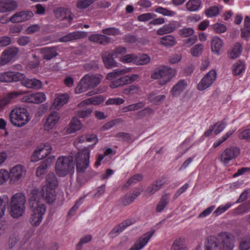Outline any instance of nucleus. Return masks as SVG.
<instances>
[{
    "instance_id": "50",
    "label": "nucleus",
    "mask_w": 250,
    "mask_h": 250,
    "mask_svg": "<svg viewBox=\"0 0 250 250\" xmlns=\"http://www.w3.org/2000/svg\"><path fill=\"white\" fill-rule=\"evenodd\" d=\"M104 101L103 96L101 95L96 96L84 100L83 103L86 104H94L97 105L102 103Z\"/></svg>"
},
{
    "instance_id": "1",
    "label": "nucleus",
    "mask_w": 250,
    "mask_h": 250,
    "mask_svg": "<svg viewBox=\"0 0 250 250\" xmlns=\"http://www.w3.org/2000/svg\"><path fill=\"white\" fill-rule=\"evenodd\" d=\"M44 200L41 196L38 189L34 188L31 190L29 206L32 209V213L29 221L33 226H38L43 218L46 211V206L43 202Z\"/></svg>"
},
{
    "instance_id": "48",
    "label": "nucleus",
    "mask_w": 250,
    "mask_h": 250,
    "mask_svg": "<svg viewBox=\"0 0 250 250\" xmlns=\"http://www.w3.org/2000/svg\"><path fill=\"white\" fill-rule=\"evenodd\" d=\"M160 42L162 45L166 46H171L175 44L176 41L174 36L167 35L161 39Z\"/></svg>"
},
{
    "instance_id": "42",
    "label": "nucleus",
    "mask_w": 250,
    "mask_h": 250,
    "mask_svg": "<svg viewBox=\"0 0 250 250\" xmlns=\"http://www.w3.org/2000/svg\"><path fill=\"white\" fill-rule=\"evenodd\" d=\"M51 160L47 159L42 162L37 169L36 175L37 177H41L46 173L47 168L51 164Z\"/></svg>"
},
{
    "instance_id": "24",
    "label": "nucleus",
    "mask_w": 250,
    "mask_h": 250,
    "mask_svg": "<svg viewBox=\"0 0 250 250\" xmlns=\"http://www.w3.org/2000/svg\"><path fill=\"white\" fill-rule=\"evenodd\" d=\"M18 7L17 2L14 0H0V13L15 10Z\"/></svg>"
},
{
    "instance_id": "25",
    "label": "nucleus",
    "mask_w": 250,
    "mask_h": 250,
    "mask_svg": "<svg viewBox=\"0 0 250 250\" xmlns=\"http://www.w3.org/2000/svg\"><path fill=\"white\" fill-rule=\"evenodd\" d=\"M40 53L42 58L46 60H50L58 55L56 47H46L40 49Z\"/></svg>"
},
{
    "instance_id": "32",
    "label": "nucleus",
    "mask_w": 250,
    "mask_h": 250,
    "mask_svg": "<svg viewBox=\"0 0 250 250\" xmlns=\"http://www.w3.org/2000/svg\"><path fill=\"white\" fill-rule=\"evenodd\" d=\"M131 68L130 67L125 68H118L113 70L111 72L108 73L106 75V79L112 80L113 79L117 78L119 76L130 72Z\"/></svg>"
},
{
    "instance_id": "44",
    "label": "nucleus",
    "mask_w": 250,
    "mask_h": 250,
    "mask_svg": "<svg viewBox=\"0 0 250 250\" xmlns=\"http://www.w3.org/2000/svg\"><path fill=\"white\" fill-rule=\"evenodd\" d=\"M201 5L200 0H189L186 3V7L189 11H196L200 9Z\"/></svg>"
},
{
    "instance_id": "10",
    "label": "nucleus",
    "mask_w": 250,
    "mask_h": 250,
    "mask_svg": "<svg viewBox=\"0 0 250 250\" xmlns=\"http://www.w3.org/2000/svg\"><path fill=\"white\" fill-rule=\"evenodd\" d=\"M240 150L239 147L235 146H231L226 148L220 154L219 160L224 165H228L232 160L240 154Z\"/></svg>"
},
{
    "instance_id": "40",
    "label": "nucleus",
    "mask_w": 250,
    "mask_h": 250,
    "mask_svg": "<svg viewBox=\"0 0 250 250\" xmlns=\"http://www.w3.org/2000/svg\"><path fill=\"white\" fill-rule=\"evenodd\" d=\"M169 196L170 195L168 193L162 195L156 208L157 212H161L165 208L169 203Z\"/></svg>"
},
{
    "instance_id": "43",
    "label": "nucleus",
    "mask_w": 250,
    "mask_h": 250,
    "mask_svg": "<svg viewBox=\"0 0 250 250\" xmlns=\"http://www.w3.org/2000/svg\"><path fill=\"white\" fill-rule=\"evenodd\" d=\"M171 250H187L185 239L179 238L175 240L171 246Z\"/></svg>"
},
{
    "instance_id": "13",
    "label": "nucleus",
    "mask_w": 250,
    "mask_h": 250,
    "mask_svg": "<svg viewBox=\"0 0 250 250\" xmlns=\"http://www.w3.org/2000/svg\"><path fill=\"white\" fill-rule=\"evenodd\" d=\"M216 72L215 70L209 71L201 79L198 84L197 88L199 90H204L210 86L216 79Z\"/></svg>"
},
{
    "instance_id": "45",
    "label": "nucleus",
    "mask_w": 250,
    "mask_h": 250,
    "mask_svg": "<svg viewBox=\"0 0 250 250\" xmlns=\"http://www.w3.org/2000/svg\"><path fill=\"white\" fill-rule=\"evenodd\" d=\"M235 129L230 130L227 131L223 136L221 138L217 139L213 144L212 146L214 148H216L220 146L223 143L228 140L235 132Z\"/></svg>"
},
{
    "instance_id": "9",
    "label": "nucleus",
    "mask_w": 250,
    "mask_h": 250,
    "mask_svg": "<svg viewBox=\"0 0 250 250\" xmlns=\"http://www.w3.org/2000/svg\"><path fill=\"white\" fill-rule=\"evenodd\" d=\"M90 150L88 147L79 151L76 157V169L78 172H84L89 163Z\"/></svg>"
},
{
    "instance_id": "55",
    "label": "nucleus",
    "mask_w": 250,
    "mask_h": 250,
    "mask_svg": "<svg viewBox=\"0 0 250 250\" xmlns=\"http://www.w3.org/2000/svg\"><path fill=\"white\" fill-rule=\"evenodd\" d=\"M95 0H79L77 2V7L80 9H85L92 4Z\"/></svg>"
},
{
    "instance_id": "14",
    "label": "nucleus",
    "mask_w": 250,
    "mask_h": 250,
    "mask_svg": "<svg viewBox=\"0 0 250 250\" xmlns=\"http://www.w3.org/2000/svg\"><path fill=\"white\" fill-rule=\"evenodd\" d=\"M51 151V147L48 145L46 144L38 146L32 155V161L37 162L43 159L50 153Z\"/></svg>"
},
{
    "instance_id": "20",
    "label": "nucleus",
    "mask_w": 250,
    "mask_h": 250,
    "mask_svg": "<svg viewBox=\"0 0 250 250\" xmlns=\"http://www.w3.org/2000/svg\"><path fill=\"white\" fill-rule=\"evenodd\" d=\"M19 49L17 47H9L4 50L1 55L0 60L2 64L10 62L18 53Z\"/></svg>"
},
{
    "instance_id": "52",
    "label": "nucleus",
    "mask_w": 250,
    "mask_h": 250,
    "mask_svg": "<svg viewBox=\"0 0 250 250\" xmlns=\"http://www.w3.org/2000/svg\"><path fill=\"white\" fill-rule=\"evenodd\" d=\"M205 12L208 18L216 17L219 14V9L217 6H212L207 9Z\"/></svg>"
},
{
    "instance_id": "26",
    "label": "nucleus",
    "mask_w": 250,
    "mask_h": 250,
    "mask_svg": "<svg viewBox=\"0 0 250 250\" xmlns=\"http://www.w3.org/2000/svg\"><path fill=\"white\" fill-rule=\"evenodd\" d=\"M69 99V95L66 93L57 94L54 100L53 106L55 108H59L66 104Z\"/></svg>"
},
{
    "instance_id": "47",
    "label": "nucleus",
    "mask_w": 250,
    "mask_h": 250,
    "mask_svg": "<svg viewBox=\"0 0 250 250\" xmlns=\"http://www.w3.org/2000/svg\"><path fill=\"white\" fill-rule=\"evenodd\" d=\"M111 52L114 58H119L120 59L126 53L127 48L124 46H119L114 48Z\"/></svg>"
},
{
    "instance_id": "46",
    "label": "nucleus",
    "mask_w": 250,
    "mask_h": 250,
    "mask_svg": "<svg viewBox=\"0 0 250 250\" xmlns=\"http://www.w3.org/2000/svg\"><path fill=\"white\" fill-rule=\"evenodd\" d=\"M9 198L6 195H2L0 196V218L4 214L6 209V207L9 203Z\"/></svg>"
},
{
    "instance_id": "2",
    "label": "nucleus",
    "mask_w": 250,
    "mask_h": 250,
    "mask_svg": "<svg viewBox=\"0 0 250 250\" xmlns=\"http://www.w3.org/2000/svg\"><path fill=\"white\" fill-rule=\"evenodd\" d=\"M205 250H232L234 247L233 238L230 233L223 231L217 237L208 236L204 244Z\"/></svg>"
},
{
    "instance_id": "62",
    "label": "nucleus",
    "mask_w": 250,
    "mask_h": 250,
    "mask_svg": "<svg viewBox=\"0 0 250 250\" xmlns=\"http://www.w3.org/2000/svg\"><path fill=\"white\" fill-rule=\"evenodd\" d=\"M9 178V174L8 170L5 169H0V185H3L8 181Z\"/></svg>"
},
{
    "instance_id": "61",
    "label": "nucleus",
    "mask_w": 250,
    "mask_h": 250,
    "mask_svg": "<svg viewBox=\"0 0 250 250\" xmlns=\"http://www.w3.org/2000/svg\"><path fill=\"white\" fill-rule=\"evenodd\" d=\"M194 33V30L192 28L184 27L179 30V34L183 37H189Z\"/></svg>"
},
{
    "instance_id": "41",
    "label": "nucleus",
    "mask_w": 250,
    "mask_h": 250,
    "mask_svg": "<svg viewBox=\"0 0 250 250\" xmlns=\"http://www.w3.org/2000/svg\"><path fill=\"white\" fill-rule=\"evenodd\" d=\"M245 63L241 60H238L233 64L232 73L234 76H239L245 70Z\"/></svg>"
},
{
    "instance_id": "51",
    "label": "nucleus",
    "mask_w": 250,
    "mask_h": 250,
    "mask_svg": "<svg viewBox=\"0 0 250 250\" xmlns=\"http://www.w3.org/2000/svg\"><path fill=\"white\" fill-rule=\"evenodd\" d=\"M238 132V137L240 140L250 142V129H239Z\"/></svg>"
},
{
    "instance_id": "56",
    "label": "nucleus",
    "mask_w": 250,
    "mask_h": 250,
    "mask_svg": "<svg viewBox=\"0 0 250 250\" xmlns=\"http://www.w3.org/2000/svg\"><path fill=\"white\" fill-rule=\"evenodd\" d=\"M239 248L240 250H248L250 249V236L244 237L242 239Z\"/></svg>"
},
{
    "instance_id": "33",
    "label": "nucleus",
    "mask_w": 250,
    "mask_h": 250,
    "mask_svg": "<svg viewBox=\"0 0 250 250\" xmlns=\"http://www.w3.org/2000/svg\"><path fill=\"white\" fill-rule=\"evenodd\" d=\"M187 85L185 80H180L172 88L171 94L173 96H177L185 89Z\"/></svg>"
},
{
    "instance_id": "11",
    "label": "nucleus",
    "mask_w": 250,
    "mask_h": 250,
    "mask_svg": "<svg viewBox=\"0 0 250 250\" xmlns=\"http://www.w3.org/2000/svg\"><path fill=\"white\" fill-rule=\"evenodd\" d=\"M25 78L24 73L18 71H6L0 73V82L2 83H14L20 82Z\"/></svg>"
},
{
    "instance_id": "38",
    "label": "nucleus",
    "mask_w": 250,
    "mask_h": 250,
    "mask_svg": "<svg viewBox=\"0 0 250 250\" xmlns=\"http://www.w3.org/2000/svg\"><path fill=\"white\" fill-rule=\"evenodd\" d=\"M140 191H133L132 193H127L124 197L122 198V202L124 206H126L131 204L140 194Z\"/></svg>"
},
{
    "instance_id": "23",
    "label": "nucleus",
    "mask_w": 250,
    "mask_h": 250,
    "mask_svg": "<svg viewBox=\"0 0 250 250\" xmlns=\"http://www.w3.org/2000/svg\"><path fill=\"white\" fill-rule=\"evenodd\" d=\"M179 26V23L176 21H171L166 24L157 31V34L163 35L171 33L175 31Z\"/></svg>"
},
{
    "instance_id": "29",
    "label": "nucleus",
    "mask_w": 250,
    "mask_h": 250,
    "mask_svg": "<svg viewBox=\"0 0 250 250\" xmlns=\"http://www.w3.org/2000/svg\"><path fill=\"white\" fill-rule=\"evenodd\" d=\"M115 58L111 52L105 53L103 56V62L107 68H111L117 66V62L114 60Z\"/></svg>"
},
{
    "instance_id": "35",
    "label": "nucleus",
    "mask_w": 250,
    "mask_h": 250,
    "mask_svg": "<svg viewBox=\"0 0 250 250\" xmlns=\"http://www.w3.org/2000/svg\"><path fill=\"white\" fill-rule=\"evenodd\" d=\"M165 183V181L164 179L162 178L158 179L155 183L147 187L146 192L149 195H152L160 189Z\"/></svg>"
},
{
    "instance_id": "34",
    "label": "nucleus",
    "mask_w": 250,
    "mask_h": 250,
    "mask_svg": "<svg viewBox=\"0 0 250 250\" xmlns=\"http://www.w3.org/2000/svg\"><path fill=\"white\" fill-rule=\"evenodd\" d=\"M82 125L81 121L77 117H74L72 119L71 122L68 125L67 129V132L69 134L74 133L80 130L82 128Z\"/></svg>"
},
{
    "instance_id": "53",
    "label": "nucleus",
    "mask_w": 250,
    "mask_h": 250,
    "mask_svg": "<svg viewBox=\"0 0 250 250\" xmlns=\"http://www.w3.org/2000/svg\"><path fill=\"white\" fill-rule=\"evenodd\" d=\"M137 57L134 54H129L125 55L121 59H119L120 61L125 63H128L132 62H136L137 61Z\"/></svg>"
},
{
    "instance_id": "4",
    "label": "nucleus",
    "mask_w": 250,
    "mask_h": 250,
    "mask_svg": "<svg viewBox=\"0 0 250 250\" xmlns=\"http://www.w3.org/2000/svg\"><path fill=\"white\" fill-rule=\"evenodd\" d=\"M9 119L14 126L21 127L27 124L31 118L26 108L19 106L12 109L9 114Z\"/></svg>"
},
{
    "instance_id": "39",
    "label": "nucleus",
    "mask_w": 250,
    "mask_h": 250,
    "mask_svg": "<svg viewBox=\"0 0 250 250\" xmlns=\"http://www.w3.org/2000/svg\"><path fill=\"white\" fill-rule=\"evenodd\" d=\"M211 49L215 54L219 55L223 46V42L218 37H214L211 40Z\"/></svg>"
},
{
    "instance_id": "21",
    "label": "nucleus",
    "mask_w": 250,
    "mask_h": 250,
    "mask_svg": "<svg viewBox=\"0 0 250 250\" xmlns=\"http://www.w3.org/2000/svg\"><path fill=\"white\" fill-rule=\"evenodd\" d=\"M60 119V114L56 111L51 112L46 118L44 125L45 130L49 131L52 129L58 123Z\"/></svg>"
},
{
    "instance_id": "49",
    "label": "nucleus",
    "mask_w": 250,
    "mask_h": 250,
    "mask_svg": "<svg viewBox=\"0 0 250 250\" xmlns=\"http://www.w3.org/2000/svg\"><path fill=\"white\" fill-rule=\"evenodd\" d=\"M145 105V104L144 103L139 102L124 107L122 108V111L124 112H126L128 111L137 110L144 107Z\"/></svg>"
},
{
    "instance_id": "12",
    "label": "nucleus",
    "mask_w": 250,
    "mask_h": 250,
    "mask_svg": "<svg viewBox=\"0 0 250 250\" xmlns=\"http://www.w3.org/2000/svg\"><path fill=\"white\" fill-rule=\"evenodd\" d=\"M8 174L10 183L14 184L18 182L26 174V169L22 165H17L10 169Z\"/></svg>"
},
{
    "instance_id": "59",
    "label": "nucleus",
    "mask_w": 250,
    "mask_h": 250,
    "mask_svg": "<svg viewBox=\"0 0 250 250\" xmlns=\"http://www.w3.org/2000/svg\"><path fill=\"white\" fill-rule=\"evenodd\" d=\"M166 98L164 95H156L154 93H150L148 95V100L154 104L157 103L163 100Z\"/></svg>"
},
{
    "instance_id": "54",
    "label": "nucleus",
    "mask_w": 250,
    "mask_h": 250,
    "mask_svg": "<svg viewBox=\"0 0 250 250\" xmlns=\"http://www.w3.org/2000/svg\"><path fill=\"white\" fill-rule=\"evenodd\" d=\"M102 32L105 35L116 36L121 34V32L118 28L116 27H108L103 29Z\"/></svg>"
},
{
    "instance_id": "37",
    "label": "nucleus",
    "mask_w": 250,
    "mask_h": 250,
    "mask_svg": "<svg viewBox=\"0 0 250 250\" xmlns=\"http://www.w3.org/2000/svg\"><path fill=\"white\" fill-rule=\"evenodd\" d=\"M244 26L241 29V36L242 38L247 39L250 37V17L246 16L244 19Z\"/></svg>"
},
{
    "instance_id": "27",
    "label": "nucleus",
    "mask_w": 250,
    "mask_h": 250,
    "mask_svg": "<svg viewBox=\"0 0 250 250\" xmlns=\"http://www.w3.org/2000/svg\"><path fill=\"white\" fill-rule=\"evenodd\" d=\"M21 82L23 85L28 88L38 89L41 88L42 86V82L35 78L25 79V78Z\"/></svg>"
},
{
    "instance_id": "64",
    "label": "nucleus",
    "mask_w": 250,
    "mask_h": 250,
    "mask_svg": "<svg viewBox=\"0 0 250 250\" xmlns=\"http://www.w3.org/2000/svg\"><path fill=\"white\" fill-rule=\"evenodd\" d=\"M92 111L91 108H86L84 109L80 110L77 112L76 115L77 118H84L90 115Z\"/></svg>"
},
{
    "instance_id": "60",
    "label": "nucleus",
    "mask_w": 250,
    "mask_h": 250,
    "mask_svg": "<svg viewBox=\"0 0 250 250\" xmlns=\"http://www.w3.org/2000/svg\"><path fill=\"white\" fill-rule=\"evenodd\" d=\"M236 210L239 214L248 212L250 210V202H245L240 205L236 208Z\"/></svg>"
},
{
    "instance_id": "36",
    "label": "nucleus",
    "mask_w": 250,
    "mask_h": 250,
    "mask_svg": "<svg viewBox=\"0 0 250 250\" xmlns=\"http://www.w3.org/2000/svg\"><path fill=\"white\" fill-rule=\"evenodd\" d=\"M243 50L242 45L239 42H236L228 52V56L231 59H236L240 56Z\"/></svg>"
},
{
    "instance_id": "16",
    "label": "nucleus",
    "mask_w": 250,
    "mask_h": 250,
    "mask_svg": "<svg viewBox=\"0 0 250 250\" xmlns=\"http://www.w3.org/2000/svg\"><path fill=\"white\" fill-rule=\"evenodd\" d=\"M154 233V230L148 231L142 235L135 242L134 245L130 248L129 250H141L144 248L148 243L150 238Z\"/></svg>"
},
{
    "instance_id": "18",
    "label": "nucleus",
    "mask_w": 250,
    "mask_h": 250,
    "mask_svg": "<svg viewBox=\"0 0 250 250\" xmlns=\"http://www.w3.org/2000/svg\"><path fill=\"white\" fill-rule=\"evenodd\" d=\"M55 17L59 20H68L69 25L71 24L73 20V14L67 8L58 7L54 11Z\"/></svg>"
},
{
    "instance_id": "17",
    "label": "nucleus",
    "mask_w": 250,
    "mask_h": 250,
    "mask_svg": "<svg viewBox=\"0 0 250 250\" xmlns=\"http://www.w3.org/2000/svg\"><path fill=\"white\" fill-rule=\"evenodd\" d=\"M45 99L46 96L43 93L37 92L24 95L22 98V101L25 103L39 104L43 102Z\"/></svg>"
},
{
    "instance_id": "8",
    "label": "nucleus",
    "mask_w": 250,
    "mask_h": 250,
    "mask_svg": "<svg viewBox=\"0 0 250 250\" xmlns=\"http://www.w3.org/2000/svg\"><path fill=\"white\" fill-rule=\"evenodd\" d=\"M175 74L176 71L174 69L164 66L154 70L151 73V78L153 79H157L158 83L163 85L169 82Z\"/></svg>"
},
{
    "instance_id": "7",
    "label": "nucleus",
    "mask_w": 250,
    "mask_h": 250,
    "mask_svg": "<svg viewBox=\"0 0 250 250\" xmlns=\"http://www.w3.org/2000/svg\"><path fill=\"white\" fill-rule=\"evenodd\" d=\"M100 78L94 74L84 75L78 83L75 89L76 94H80L90 88L96 87L100 83Z\"/></svg>"
},
{
    "instance_id": "58",
    "label": "nucleus",
    "mask_w": 250,
    "mask_h": 250,
    "mask_svg": "<svg viewBox=\"0 0 250 250\" xmlns=\"http://www.w3.org/2000/svg\"><path fill=\"white\" fill-rule=\"evenodd\" d=\"M203 48L202 44H196L191 49L190 53L193 57H198L202 54Z\"/></svg>"
},
{
    "instance_id": "19",
    "label": "nucleus",
    "mask_w": 250,
    "mask_h": 250,
    "mask_svg": "<svg viewBox=\"0 0 250 250\" xmlns=\"http://www.w3.org/2000/svg\"><path fill=\"white\" fill-rule=\"evenodd\" d=\"M33 16V12L30 11L18 12L10 18V21L13 23L21 22L30 20Z\"/></svg>"
},
{
    "instance_id": "31",
    "label": "nucleus",
    "mask_w": 250,
    "mask_h": 250,
    "mask_svg": "<svg viewBox=\"0 0 250 250\" xmlns=\"http://www.w3.org/2000/svg\"><path fill=\"white\" fill-rule=\"evenodd\" d=\"M21 93L17 91H14L8 93L2 99H0V109L4 108L8 105L11 100L21 95Z\"/></svg>"
},
{
    "instance_id": "22",
    "label": "nucleus",
    "mask_w": 250,
    "mask_h": 250,
    "mask_svg": "<svg viewBox=\"0 0 250 250\" xmlns=\"http://www.w3.org/2000/svg\"><path fill=\"white\" fill-rule=\"evenodd\" d=\"M135 223L134 219H127L125 221L115 226L110 231L109 234L111 237H115L125 229L127 227Z\"/></svg>"
},
{
    "instance_id": "5",
    "label": "nucleus",
    "mask_w": 250,
    "mask_h": 250,
    "mask_svg": "<svg viewBox=\"0 0 250 250\" xmlns=\"http://www.w3.org/2000/svg\"><path fill=\"white\" fill-rule=\"evenodd\" d=\"M75 163L72 156H61L58 158L55 165V171L58 176L64 177L74 172Z\"/></svg>"
},
{
    "instance_id": "30",
    "label": "nucleus",
    "mask_w": 250,
    "mask_h": 250,
    "mask_svg": "<svg viewBox=\"0 0 250 250\" xmlns=\"http://www.w3.org/2000/svg\"><path fill=\"white\" fill-rule=\"evenodd\" d=\"M83 37V32L80 31H75L61 37L59 39V41L61 42H67L81 39Z\"/></svg>"
},
{
    "instance_id": "3",
    "label": "nucleus",
    "mask_w": 250,
    "mask_h": 250,
    "mask_svg": "<svg viewBox=\"0 0 250 250\" xmlns=\"http://www.w3.org/2000/svg\"><path fill=\"white\" fill-rule=\"evenodd\" d=\"M58 186V181L54 173H48L46 177V184L42 191L39 190L41 196L47 203H52L55 200V189Z\"/></svg>"
},
{
    "instance_id": "15",
    "label": "nucleus",
    "mask_w": 250,
    "mask_h": 250,
    "mask_svg": "<svg viewBox=\"0 0 250 250\" xmlns=\"http://www.w3.org/2000/svg\"><path fill=\"white\" fill-rule=\"evenodd\" d=\"M139 76L137 74L126 75L112 81L110 83L109 86L111 88H116L125 84L131 83L137 80Z\"/></svg>"
},
{
    "instance_id": "28",
    "label": "nucleus",
    "mask_w": 250,
    "mask_h": 250,
    "mask_svg": "<svg viewBox=\"0 0 250 250\" xmlns=\"http://www.w3.org/2000/svg\"><path fill=\"white\" fill-rule=\"evenodd\" d=\"M90 41L101 44L108 43L110 39L109 37L103 34H94L88 37Z\"/></svg>"
},
{
    "instance_id": "57",
    "label": "nucleus",
    "mask_w": 250,
    "mask_h": 250,
    "mask_svg": "<svg viewBox=\"0 0 250 250\" xmlns=\"http://www.w3.org/2000/svg\"><path fill=\"white\" fill-rule=\"evenodd\" d=\"M234 203H227L225 205H221L219 206L214 211V213L218 216L222 213L225 212L227 210H228L229 208H230Z\"/></svg>"
},
{
    "instance_id": "63",
    "label": "nucleus",
    "mask_w": 250,
    "mask_h": 250,
    "mask_svg": "<svg viewBox=\"0 0 250 250\" xmlns=\"http://www.w3.org/2000/svg\"><path fill=\"white\" fill-rule=\"evenodd\" d=\"M217 124L216 128L214 129V134L216 135L220 133L227 126V122L225 119H223Z\"/></svg>"
},
{
    "instance_id": "6",
    "label": "nucleus",
    "mask_w": 250,
    "mask_h": 250,
    "mask_svg": "<svg viewBox=\"0 0 250 250\" xmlns=\"http://www.w3.org/2000/svg\"><path fill=\"white\" fill-rule=\"evenodd\" d=\"M25 196L21 193H16L11 198L10 205V214L14 218L21 216L25 212Z\"/></svg>"
}]
</instances>
